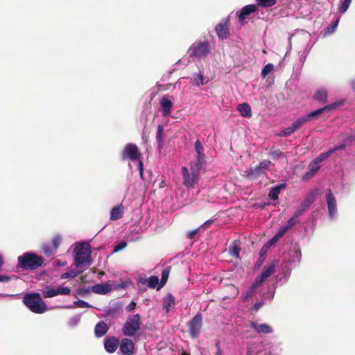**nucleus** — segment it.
Returning <instances> with one entry per match:
<instances>
[{"label":"nucleus","instance_id":"1","mask_svg":"<svg viewBox=\"0 0 355 355\" xmlns=\"http://www.w3.org/2000/svg\"><path fill=\"white\" fill-rule=\"evenodd\" d=\"M17 268L26 270H33L42 266L44 259L34 252H27L17 258Z\"/></svg>","mask_w":355,"mask_h":355},{"label":"nucleus","instance_id":"2","mask_svg":"<svg viewBox=\"0 0 355 355\" xmlns=\"http://www.w3.org/2000/svg\"><path fill=\"white\" fill-rule=\"evenodd\" d=\"M74 265L76 267L85 266L92 261V246L87 242L77 244L74 249Z\"/></svg>","mask_w":355,"mask_h":355},{"label":"nucleus","instance_id":"3","mask_svg":"<svg viewBox=\"0 0 355 355\" xmlns=\"http://www.w3.org/2000/svg\"><path fill=\"white\" fill-rule=\"evenodd\" d=\"M23 302L35 313L42 314L47 309V306L39 293H26L23 297Z\"/></svg>","mask_w":355,"mask_h":355},{"label":"nucleus","instance_id":"4","mask_svg":"<svg viewBox=\"0 0 355 355\" xmlns=\"http://www.w3.org/2000/svg\"><path fill=\"white\" fill-rule=\"evenodd\" d=\"M274 164L268 159H265L259 162V164L254 168L248 169L246 176L249 179H257L261 175H266L270 167Z\"/></svg>","mask_w":355,"mask_h":355},{"label":"nucleus","instance_id":"5","mask_svg":"<svg viewBox=\"0 0 355 355\" xmlns=\"http://www.w3.org/2000/svg\"><path fill=\"white\" fill-rule=\"evenodd\" d=\"M140 316L139 314L132 315L128 318L122 329L123 334L126 336H133L140 329Z\"/></svg>","mask_w":355,"mask_h":355},{"label":"nucleus","instance_id":"6","mask_svg":"<svg viewBox=\"0 0 355 355\" xmlns=\"http://www.w3.org/2000/svg\"><path fill=\"white\" fill-rule=\"evenodd\" d=\"M211 51L209 42H196L189 49L188 53L190 57H205Z\"/></svg>","mask_w":355,"mask_h":355},{"label":"nucleus","instance_id":"7","mask_svg":"<svg viewBox=\"0 0 355 355\" xmlns=\"http://www.w3.org/2000/svg\"><path fill=\"white\" fill-rule=\"evenodd\" d=\"M121 158L122 160L130 159L133 162L142 158V154L136 144L130 143L125 146Z\"/></svg>","mask_w":355,"mask_h":355},{"label":"nucleus","instance_id":"8","mask_svg":"<svg viewBox=\"0 0 355 355\" xmlns=\"http://www.w3.org/2000/svg\"><path fill=\"white\" fill-rule=\"evenodd\" d=\"M202 326V315L196 314L189 322V334L193 338H197L201 331Z\"/></svg>","mask_w":355,"mask_h":355},{"label":"nucleus","instance_id":"9","mask_svg":"<svg viewBox=\"0 0 355 355\" xmlns=\"http://www.w3.org/2000/svg\"><path fill=\"white\" fill-rule=\"evenodd\" d=\"M183 181L182 184L187 189H193L198 184L199 176L195 173H190L189 169L184 166L182 168Z\"/></svg>","mask_w":355,"mask_h":355},{"label":"nucleus","instance_id":"10","mask_svg":"<svg viewBox=\"0 0 355 355\" xmlns=\"http://www.w3.org/2000/svg\"><path fill=\"white\" fill-rule=\"evenodd\" d=\"M217 36L219 40L227 39L230 35V20L226 19L223 22L218 24L215 27Z\"/></svg>","mask_w":355,"mask_h":355},{"label":"nucleus","instance_id":"11","mask_svg":"<svg viewBox=\"0 0 355 355\" xmlns=\"http://www.w3.org/2000/svg\"><path fill=\"white\" fill-rule=\"evenodd\" d=\"M258 10V7L254 4H250L244 6L241 8V10L238 12V17L239 21L242 24H245L247 23L245 21L247 17L252 13H254Z\"/></svg>","mask_w":355,"mask_h":355},{"label":"nucleus","instance_id":"12","mask_svg":"<svg viewBox=\"0 0 355 355\" xmlns=\"http://www.w3.org/2000/svg\"><path fill=\"white\" fill-rule=\"evenodd\" d=\"M279 266V261L274 260L261 273L259 277H257L255 279L261 284L264 282L267 278L271 276L276 270V268Z\"/></svg>","mask_w":355,"mask_h":355},{"label":"nucleus","instance_id":"13","mask_svg":"<svg viewBox=\"0 0 355 355\" xmlns=\"http://www.w3.org/2000/svg\"><path fill=\"white\" fill-rule=\"evenodd\" d=\"M120 350L123 355H132L135 352V344L129 338H123L120 343Z\"/></svg>","mask_w":355,"mask_h":355},{"label":"nucleus","instance_id":"14","mask_svg":"<svg viewBox=\"0 0 355 355\" xmlns=\"http://www.w3.org/2000/svg\"><path fill=\"white\" fill-rule=\"evenodd\" d=\"M326 200L328 207L329 214L333 217L337 211L336 200L330 189H328Z\"/></svg>","mask_w":355,"mask_h":355},{"label":"nucleus","instance_id":"15","mask_svg":"<svg viewBox=\"0 0 355 355\" xmlns=\"http://www.w3.org/2000/svg\"><path fill=\"white\" fill-rule=\"evenodd\" d=\"M119 340L114 337H109L104 340V347L108 353H114L118 348Z\"/></svg>","mask_w":355,"mask_h":355},{"label":"nucleus","instance_id":"16","mask_svg":"<svg viewBox=\"0 0 355 355\" xmlns=\"http://www.w3.org/2000/svg\"><path fill=\"white\" fill-rule=\"evenodd\" d=\"M338 105L337 103H333L328 105L324 106V107L320 108L317 110H315L309 114L304 115L306 119H307V121H311L313 118L319 116L320 114L324 113L326 111H330L335 109Z\"/></svg>","mask_w":355,"mask_h":355},{"label":"nucleus","instance_id":"17","mask_svg":"<svg viewBox=\"0 0 355 355\" xmlns=\"http://www.w3.org/2000/svg\"><path fill=\"white\" fill-rule=\"evenodd\" d=\"M250 327L259 334H270L272 332V328L267 324H258L255 322H250Z\"/></svg>","mask_w":355,"mask_h":355},{"label":"nucleus","instance_id":"18","mask_svg":"<svg viewBox=\"0 0 355 355\" xmlns=\"http://www.w3.org/2000/svg\"><path fill=\"white\" fill-rule=\"evenodd\" d=\"M159 103L162 108L163 115H169L173 107L172 101L168 97L164 96L161 98Z\"/></svg>","mask_w":355,"mask_h":355},{"label":"nucleus","instance_id":"19","mask_svg":"<svg viewBox=\"0 0 355 355\" xmlns=\"http://www.w3.org/2000/svg\"><path fill=\"white\" fill-rule=\"evenodd\" d=\"M109 329V327L104 321L98 322L94 329L95 336L98 338L105 335Z\"/></svg>","mask_w":355,"mask_h":355},{"label":"nucleus","instance_id":"20","mask_svg":"<svg viewBox=\"0 0 355 355\" xmlns=\"http://www.w3.org/2000/svg\"><path fill=\"white\" fill-rule=\"evenodd\" d=\"M205 162V160L200 159H196V161L191 162L190 170L191 173H195L200 177V172L204 168Z\"/></svg>","mask_w":355,"mask_h":355},{"label":"nucleus","instance_id":"21","mask_svg":"<svg viewBox=\"0 0 355 355\" xmlns=\"http://www.w3.org/2000/svg\"><path fill=\"white\" fill-rule=\"evenodd\" d=\"M237 110L240 112L241 115L243 117H251L252 110L251 107L248 103H243L238 105Z\"/></svg>","mask_w":355,"mask_h":355},{"label":"nucleus","instance_id":"22","mask_svg":"<svg viewBox=\"0 0 355 355\" xmlns=\"http://www.w3.org/2000/svg\"><path fill=\"white\" fill-rule=\"evenodd\" d=\"M175 304V297L171 293H168L164 298L162 308L166 311V313H168L171 308Z\"/></svg>","mask_w":355,"mask_h":355},{"label":"nucleus","instance_id":"23","mask_svg":"<svg viewBox=\"0 0 355 355\" xmlns=\"http://www.w3.org/2000/svg\"><path fill=\"white\" fill-rule=\"evenodd\" d=\"M140 282L141 284H146L150 288H158L159 284L158 277L155 275L147 279H141Z\"/></svg>","mask_w":355,"mask_h":355},{"label":"nucleus","instance_id":"24","mask_svg":"<svg viewBox=\"0 0 355 355\" xmlns=\"http://www.w3.org/2000/svg\"><path fill=\"white\" fill-rule=\"evenodd\" d=\"M110 286L105 284H98L92 286L91 290L94 293L97 294H106L110 291Z\"/></svg>","mask_w":355,"mask_h":355},{"label":"nucleus","instance_id":"25","mask_svg":"<svg viewBox=\"0 0 355 355\" xmlns=\"http://www.w3.org/2000/svg\"><path fill=\"white\" fill-rule=\"evenodd\" d=\"M123 214V207L122 205L113 207L110 212V219L116 220L122 218Z\"/></svg>","mask_w":355,"mask_h":355},{"label":"nucleus","instance_id":"26","mask_svg":"<svg viewBox=\"0 0 355 355\" xmlns=\"http://www.w3.org/2000/svg\"><path fill=\"white\" fill-rule=\"evenodd\" d=\"M327 94L328 92L326 89H319L315 92L313 98L319 103H326L327 101Z\"/></svg>","mask_w":355,"mask_h":355},{"label":"nucleus","instance_id":"27","mask_svg":"<svg viewBox=\"0 0 355 355\" xmlns=\"http://www.w3.org/2000/svg\"><path fill=\"white\" fill-rule=\"evenodd\" d=\"M285 184H280L272 187L269 192V197L275 200L278 199V195L279 194L281 190L285 189Z\"/></svg>","mask_w":355,"mask_h":355},{"label":"nucleus","instance_id":"28","mask_svg":"<svg viewBox=\"0 0 355 355\" xmlns=\"http://www.w3.org/2000/svg\"><path fill=\"white\" fill-rule=\"evenodd\" d=\"M164 127L162 125H159L157 127L156 134V141L157 142V148L160 151L163 147L164 138H163Z\"/></svg>","mask_w":355,"mask_h":355},{"label":"nucleus","instance_id":"29","mask_svg":"<svg viewBox=\"0 0 355 355\" xmlns=\"http://www.w3.org/2000/svg\"><path fill=\"white\" fill-rule=\"evenodd\" d=\"M195 150L197 153L196 159L205 160V155L204 154V147L199 140L195 142Z\"/></svg>","mask_w":355,"mask_h":355},{"label":"nucleus","instance_id":"30","mask_svg":"<svg viewBox=\"0 0 355 355\" xmlns=\"http://www.w3.org/2000/svg\"><path fill=\"white\" fill-rule=\"evenodd\" d=\"M170 271H171V267H166V268H164L162 270V275H161V281L159 282L157 290L160 289L166 284V283L168 280L169 274H170Z\"/></svg>","mask_w":355,"mask_h":355},{"label":"nucleus","instance_id":"31","mask_svg":"<svg viewBox=\"0 0 355 355\" xmlns=\"http://www.w3.org/2000/svg\"><path fill=\"white\" fill-rule=\"evenodd\" d=\"M240 250V243L239 241L235 240L230 249V252L232 256L238 258L239 257Z\"/></svg>","mask_w":355,"mask_h":355},{"label":"nucleus","instance_id":"32","mask_svg":"<svg viewBox=\"0 0 355 355\" xmlns=\"http://www.w3.org/2000/svg\"><path fill=\"white\" fill-rule=\"evenodd\" d=\"M307 119H306V117L304 116L300 117L297 120H296L295 121H294L292 124H291V128L293 130V131L295 132V130H297V129H299L302 125L305 124L306 123H307Z\"/></svg>","mask_w":355,"mask_h":355},{"label":"nucleus","instance_id":"33","mask_svg":"<svg viewBox=\"0 0 355 355\" xmlns=\"http://www.w3.org/2000/svg\"><path fill=\"white\" fill-rule=\"evenodd\" d=\"M307 119H306V117L304 116L300 117L297 120H296L295 121H294L292 124H291V128L293 130V131L295 132V130H297V129H299L302 125L305 124L306 123H307Z\"/></svg>","mask_w":355,"mask_h":355},{"label":"nucleus","instance_id":"34","mask_svg":"<svg viewBox=\"0 0 355 355\" xmlns=\"http://www.w3.org/2000/svg\"><path fill=\"white\" fill-rule=\"evenodd\" d=\"M261 284L254 279L250 288L246 291L245 299L247 300L248 298L252 297L256 293L257 288Z\"/></svg>","mask_w":355,"mask_h":355},{"label":"nucleus","instance_id":"35","mask_svg":"<svg viewBox=\"0 0 355 355\" xmlns=\"http://www.w3.org/2000/svg\"><path fill=\"white\" fill-rule=\"evenodd\" d=\"M42 295L45 298H50L57 295L56 288L47 286L42 291Z\"/></svg>","mask_w":355,"mask_h":355},{"label":"nucleus","instance_id":"36","mask_svg":"<svg viewBox=\"0 0 355 355\" xmlns=\"http://www.w3.org/2000/svg\"><path fill=\"white\" fill-rule=\"evenodd\" d=\"M257 7L268 8L274 6L277 0H255Z\"/></svg>","mask_w":355,"mask_h":355},{"label":"nucleus","instance_id":"37","mask_svg":"<svg viewBox=\"0 0 355 355\" xmlns=\"http://www.w3.org/2000/svg\"><path fill=\"white\" fill-rule=\"evenodd\" d=\"M80 274V272L71 270L69 271H67L66 272L63 273L61 276L62 279H68V278H73L76 276H78Z\"/></svg>","mask_w":355,"mask_h":355},{"label":"nucleus","instance_id":"38","mask_svg":"<svg viewBox=\"0 0 355 355\" xmlns=\"http://www.w3.org/2000/svg\"><path fill=\"white\" fill-rule=\"evenodd\" d=\"M312 202H313V200L308 201L307 202H306H306H304V204H303V205H304V208H302V209H298V210L295 211V213H294V214H293V217H294V218H295V219H297V218H298L299 216H300L303 214V212L305 211L306 208V207H308V206H309V205Z\"/></svg>","mask_w":355,"mask_h":355},{"label":"nucleus","instance_id":"39","mask_svg":"<svg viewBox=\"0 0 355 355\" xmlns=\"http://www.w3.org/2000/svg\"><path fill=\"white\" fill-rule=\"evenodd\" d=\"M273 68V64L271 63H268L265 65L261 71V76L263 78L266 77L272 71Z\"/></svg>","mask_w":355,"mask_h":355},{"label":"nucleus","instance_id":"40","mask_svg":"<svg viewBox=\"0 0 355 355\" xmlns=\"http://www.w3.org/2000/svg\"><path fill=\"white\" fill-rule=\"evenodd\" d=\"M269 156L272 159H277L284 157L283 153L279 149L271 150L269 153Z\"/></svg>","mask_w":355,"mask_h":355},{"label":"nucleus","instance_id":"41","mask_svg":"<svg viewBox=\"0 0 355 355\" xmlns=\"http://www.w3.org/2000/svg\"><path fill=\"white\" fill-rule=\"evenodd\" d=\"M352 0H344L342 1L340 6L339 7L338 11L340 12H345L349 8Z\"/></svg>","mask_w":355,"mask_h":355},{"label":"nucleus","instance_id":"42","mask_svg":"<svg viewBox=\"0 0 355 355\" xmlns=\"http://www.w3.org/2000/svg\"><path fill=\"white\" fill-rule=\"evenodd\" d=\"M56 293L58 295H69L71 293V289L68 287H62L59 286L56 288Z\"/></svg>","mask_w":355,"mask_h":355},{"label":"nucleus","instance_id":"43","mask_svg":"<svg viewBox=\"0 0 355 355\" xmlns=\"http://www.w3.org/2000/svg\"><path fill=\"white\" fill-rule=\"evenodd\" d=\"M204 77L202 74H196L193 76V81L197 86L203 85L204 83Z\"/></svg>","mask_w":355,"mask_h":355},{"label":"nucleus","instance_id":"44","mask_svg":"<svg viewBox=\"0 0 355 355\" xmlns=\"http://www.w3.org/2000/svg\"><path fill=\"white\" fill-rule=\"evenodd\" d=\"M73 304L76 307H80V308H90V307H92V306L89 303H87L85 301L81 300L75 301L73 302Z\"/></svg>","mask_w":355,"mask_h":355},{"label":"nucleus","instance_id":"45","mask_svg":"<svg viewBox=\"0 0 355 355\" xmlns=\"http://www.w3.org/2000/svg\"><path fill=\"white\" fill-rule=\"evenodd\" d=\"M293 132H294V131L292 129L291 126L290 125L288 128H286V129L282 130L278 134V135L280 136V137H288V136L291 135Z\"/></svg>","mask_w":355,"mask_h":355},{"label":"nucleus","instance_id":"46","mask_svg":"<svg viewBox=\"0 0 355 355\" xmlns=\"http://www.w3.org/2000/svg\"><path fill=\"white\" fill-rule=\"evenodd\" d=\"M91 289L89 288H80L77 289L76 293L78 295L85 296L90 293Z\"/></svg>","mask_w":355,"mask_h":355},{"label":"nucleus","instance_id":"47","mask_svg":"<svg viewBox=\"0 0 355 355\" xmlns=\"http://www.w3.org/2000/svg\"><path fill=\"white\" fill-rule=\"evenodd\" d=\"M333 153V150H329L328 152L325 153L320 154L318 157L315 159L316 164H319L321 162L323 159L328 157L331 153Z\"/></svg>","mask_w":355,"mask_h":355},{"label":"nucleus","instance_id":"48","mask_svg":"<svg viewBox=\"0 0 355 355\" xmlns=\"http://www.w3.org/2000/svg\"><path fill=\"white\" fill-rule=\"evenodd\" d=\"M315 174V168H309V170L303 175L302 180H307Z\"/></svg>","mask_w":355,"mask_h":355},{"label":"nucleus","instance_id":"49","mask_svg":"<svg viewBox=\"0 0 355 355\" xmlns=\"http://www.w3.org/2000/svg\"><path fill=\"white\" fill-rule=\"evenodd\" d=\"M298 223H299V221L297 219L294 218V217L292 216L291 218H290L288 220V223H287V225H286V227H288V229L289 230L290 228L295 226Z\"/></svg>","mask_w":355,"mask_h":355},{"label":"nucleus","instance_id":"50","mask_svg":"<svg viewBox=\"0 0 355 355\" xmlns=\"http://www.w3.org/2000/svg\"><path fill=\"white\" fill-rule=\"evenodd\" d=\"M126 245H127L126 242L122 241L114 247V252H119V251L124 249L126 247Z\"/></svg>","mask_w":355,"mask_h":355},{"label":"nucleus","instance_id":"51","mask_svg":"<svg viewBox=\"0 0 355 355\" xmlns=\"http://www.w3.org/2000/svg\"><path fill=\"white\" fill-rule=\"evenodd\" d=\"M60 243H61V238L60 236H57L53 238V246L55 248V250H57V248L59 247Z\"/></svg>","mask_w":355,"mask_h":355},{"label":"nucleus","instance_id":"52","mask_svg":"<svg viewBox=\"0 0 355 355\" xmlns=\"http://www.w3.org/2000/svg\"><path fill=\"white\" fill-rule=\"evenodd\" d=\"M338 25V21H335V22H333L331 23L329 26H328V27L327 28V31L329 33H331L334 31V30L336 29V26Z\"/></svg>","mask_w":355,"mask_h":355},{"label":"nucleus","instance_id":"53","mask_svg":"<svg viewBox=\"0 0 355 355\" xmlns=\"http://www.w3.org/2000/svg\"><path fill=\"white\" fill-rule=\"evenodd\" d=\"M288 231V227H286V226L282 227L279 231L276 234L277 235V236H279V238L282 237L285 234L286 232Z\"/></svg>","mask_w":355,"mask_h":355},{"label":"nucleus","instance_id":"54","mask_svg":"<svg viewBox=\"0 0 355 355\" xmlns=\"http://www.w3.org/2000/svg\"><path fill=\"white\" fill-rule=\"evenodd\" d=\"M214 220L212 219L207 220L203 224H202L201 227H202L205 230L207 229L210 227L211 225H212L214 223Z\"/></svg>","mask_w":355,"mask_h":355},{"label":"nucleus","instance_id":"55","mask_svg":"<svg viewBox=\"0 0 355 355\" xmlns=\"http://www.w3.org/2000/svg\"><path fill=\"white\" fill-rule=\"evenodd\" d=\"M198 232V229H196V230H193L191 231H189L187 234V237L189 239H193L195 236L196 235Z\"/></svg>","mask_w":355,"mask_h":355},{"label":"nucleus","instance_id":"56","mask_svg":"<svg viewBox=\"0 0 355 355\" xmlns=\"http://www.w3.org/2000/svg\"><path fill=\"white\" fill-rule=\"evenodd\" d=\"M263 306V302H257L255 303L253 306H252V309L254 310L255 311H257L259 309H261L262 306Z\"/></svg>","mask_w":355,"mask_h":355},{"label":"nucleus","instance_id":"57","mask_svg":"<svg viewBox=\"0 0 355 355\" xmlns=\"http://www.w3.org/2000/svg\"><path fill=\"white\" fill-rule=\"evenodd\" d=\"M42 250H43V252L46 255V256H51L52 254V250L51 249L48 247V246H44L42 248Z\"/></svg>","mask_w":355,"mask_h":355},{"label":"nucleus","instance_id":"58","mask_svg":"<svg viewBox=\"0 0 355 355\" xmlns=\"http://www.w3.org/2000/svg\"><path fill=\"white\" fill-rule=\"evenodd\" d=\"M10 277L5 275H0V282H8L10 280Z\"/></svg>","mask_w":355,"mask_h":355},{"label":"nucleus","instance_id":"59","mask_svg":"<svg viewBox=\"0 0 355 355\" xmlns=\"http://www.w3.org/2000/svg\"><path fill=\"white\" fill-rule=\"evenodd\" d=\"M318 164H316V160L315 159L314 162H311L310 164V168H315V173L319 170L320 166L318 165Z\"/></svg>","mask_w":355,"mask_h":355},{"label":"nucleus","instance_id":"60","mask_svg":"<svg viewBox=\"0 0 355 355\" xmlns=\"http://www.w3.org/2000/svg\"><path fill=\"white\" fill-rule=\"evenodd\" d=\"M136 306V303L134 302H132L127 307H126V309L129 311L135 309Z\"/></svg>","mask_w":355,"mask_h":355},{"label":"nucleus","instance_id":"61","mask_svg":"<svg viewBox=\"0 0 355 355\" xmlns=\"http://www.w3.org/2000/svg\"><path fill=\"white\" fill-rule=\"evenodd\" d=\"M137 161H138V168H139V171H143L144 170V167H143V162L141 160V158L139 159H137Z\"/></svg>","mask_w":355,"mask_h":355},{"label":"nucleus","instance_id":"62","mask_svg":"<svg viewBox=\"0 0 355 355\" xmlns=\"http://www.w3.org/2000/svg\"><path fill=\"white\" fill-rule=\"evenodd\" d=\"M280 238L279 236H277V234H275L273 238L270 240V243H276Z\"/></svg>","mask_w":355,"mask_h":355},{"label":"nucleus","instance_id":"63","mask_svg":"<svg viewBox=\"0 0 355 355\" xmlns=\"http://www.w3.org/2000/svg\"><path fill=\"white\" fill-rule=\"evenodd\" d=\"M345 147V145H340V146H336L335 147L334 149H332L331 150H333V152L334 151H336V150H341V149H344Z\"/></svg>","mask_w":355,"mask_h":355},{"label":"nucleus","instance_id":"64","mask_svg":"<svg viewBox=\"0 0 355 355\" xmlns=\"http://www.w3.org/2000/svg\"><path fill=\"white\" fill-rule=\"evenodd\" d=\"M351 86H352V88L354 91H355V80H352L351 82Z\"/></svg>","mask_w":355,"mask_h":355}]
</instances>
